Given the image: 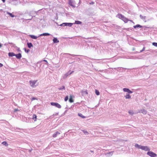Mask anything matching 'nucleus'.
Returning a JSON list of instances; mask_svg holds the SVG:
<instances>
[{
    "label": "nucleus",
    "mask_w": 157,
    "mask_h": 157,
    "mask_svg": "<svg viewBox=\"0 0 157 157\" xmlns=\"http://www.w3.org/2000/svg\"><path fill=\"white\" fill-rule=\"evenodd\" d=\"M37 81V80L30 81H29V83L30 86L33 88H34L36 87L37 85H36Z\"/></svg>",
    "instance_id": "1"
},
{
    "label": "nucleus",
    "mask_w": 157,
    "mask_h": 157,
    "mask_svg": "<svg viewBox=\"0 0 157 157\" xmlns=\"http://www.w3.org/2000/svg\"><path fill=\"white\" fill-rule=\"evenodd\" d=\"M117 17L120 18L121 19L125 22H127L128 21L127 19L124 17V16L121 14H118L117 15Z\"/></svg>",
    "instance_id": "2"
},
{
    "label": "nucleus",
    "mask_w": 157,
    "mask_h": 157,
    "mask_svg": "<svg viewBox=\"0 0 157 157\" xmlns=\"http://www.w3.org/2000/svg\"><path fill=\"white\" fill-rule=\"evenodd\" d=\"M147 154L151 157H155L157 156L156 154L152 151H149L147 152Z\"/></svg>",
    "instance_id": "3"
},
{
    "label": "nucleus",
    "mask_w": 157,
    "mask_h": 157,
    "mask_svg": "<svg viewBox=\"0 0 157 157\" xmlns=\"http://www.w3.org/2000/svg\"><path fill=\"white\" fill-rule=\"evenodd\" d=\"M51 104L52 105L55 106L59 108H60L61 107V106L57 103L52 102L51 103Z\"/></svg>",
    "instance_id": "4"
},
{
    "label": "nucleus",
    "mask_w": 157,
    "mask_h": 157,
    "mask_svg": "<svg viewBox=\"0 0 157 157\" xmlns=\"http://www.w3.org/2000/svg\"><path fill=\"white\" fill-rule=\"evenodd\" d=\"M73 24V23H63L60 25L62 26H68L69 27H71Z\"/></svg>",
    "instance_id": "5"
},
{
    "label": "nucleus",
    "mask_w": 157,
    "mask_h": 157,
    "mask_svg": "<svg viewBox=\"0 0 157 157\" xmlns=\"http://www.w3.org/2000/svg\"><path fill=\"white\" fill-rule=\"evenodd\" d=\"M141 149L145 151H150V149L147 146H142Z\"/></svg>",
    "instance_id": "6"
},
{
    "label": "nucleus",
    "mask_w": 157,
    "mask_h": 157,
    "mask_svg": "<svg viewBox=\"0 0 157 157\" xmlns=\"http://www.w3.org/2000/svg\"><path fill=\"white\" fill-rule=\"evenodd\" d=\"M75 3V1L74 0H69V4L70 5L73 7H75V5H74Z\"/></svg>",
    "instance_id": "7"
},
{
    "label": "nucleus",
    "mask_w": 157,
    "mask_h": 157,
    "mask_svg": "<svg viewBox=\"0 0 157 157\" xmlns=\"http://www.w3.org/2000/svg\"><path fill=\"white\" fill-rule=\"evenodd\" d=\"M74 71H69L66 73L63 76V78H66L68 75H70L71 74L74 72Z\"/></svg>",
    "instance_id": "8"
},
{
    "label": "nucleus",
    "mask_w": 157,
    "mask_h": 157,
    "mask_svg": "<svg viewBox=\"0 0 157 157\" xmlns=\"http://www.w3.org/2000/svg\"><path fill=\"white\" fill-rule=\"evenodd\" d=\"M15 56L17 59H20L22 57V55L21 53L15 54Z\"/></svg>",
    "instance_id": "9"
},
{
    "label": "nucleus",
    "mask_w": 157,
    "mask_h": 157,
    "mask_svg": "<svg viewBox=\"0 0 157 157\" xmlns=\"http://www.w3.org/2000/svg\"><path fill=\"white\" fill-rule=\"evenodd\" d=\"M140 113H141L143 114H145L147 113V111L144 109H141L139 111Z\"/></svg>",
    "instance_id": "10"
},
{
    "label": "nucleus",
    "mask_w": 157,
    "mask_h": 157,
    "mask_svg": "<svg viewBox=\"0 0 157 157\" xmlns=\"http://www.w3.org/2000/svg\"><path fill=\"white\" fill-rule=\"evenodd\" d=\"M49 35H50V34L49 33H43L42 34H40L39 36H49Z\"/></svg>",
    "instance_id": "11"
},
{
    "label": "nucleus",
    "mask_w": 157,
    "mask_h": 157,
    "mask_svg": "<svg viewBox=\"0 0 157 157\" xmlns=\"http://www.w3.org/2000/svg\"><path fill=\"white\" fill-rule=\"evenodd\" d=\"M60 134V132H59L58 131H57V132H56L53 134L52 136L53 137L55 138V137H56V136L58 135H59Z\"/></svg>",
    "instance_id": "12"
},
{
    "label": "nucleus",
    "mask_w": 157,
    "mask_h": 157,
    "mask_svg": "<svg viewBox=\"0 0 157 157\" xmlns=\"http://www.w3.org/2000/svg\"><path fill=\"white\" fill-rule=\"evenodd\" d=\"M53 41L54 43H58L59 42L57 38H54L53 40Z\"/></svg>",
    "instance_id": "13"
},
{
    "label": "nucleus",
    "mask_w": 157,
    "mask_h": 157,
    "mask_svg": "<svg viewBox=\"0 0 157 157\" xmlns=\"http://www.w3.org/2000/svg\"><path fill=\"white\" fill-rule=\"evenodd\" d=\"M15 54L13 52H10L8 53V56L10 57L15 56Z\"/></svg>",
    "instance_id": "14"
},
{
    "label": "nucleus",
    "mask_w": 157,
    "mask_h": 157,
    "mask_svg": "<svg viewBox=\"0 0 157 157\" xmlns=\"http://www.w3.org/2000/svg\"><path fill=\"white\" fill-rule=\"evenodd\" d=\"M27 45L28 47L29 48H31L32 47H33V45L31 43H27Z\"/></svg>",
    "instance_id": "15"
},
{
    "label": "nucleus",
    "mask_w": 157,
    "mask_h": 157,
    "mask_svg": "<svg viewBox=\"0 0 157 157\" xmlns=\"http://www.w3.org/2000/svg\"><path fill=\"white\" fill-rule=\"evenodd\" d=\"M142 27V26L141 25L139 24H138L136 25H134L133 26V28L135 29H136V28H141Z\"/></svg>",
    "instance_id": "16"
},
{
    "label": "nucleus",
    "mask_w": 157,
    "mask_h": 157,
    "mask_svg": "<svg viewBox=\"0 0 157 157\" xmlns=\"http://www.w3.org/2000/svg\"><path fill=\"white\" fill-rule=\"evenodd\" d=\"M81 92L82 94V95H83L85 94H88V92L87 90L86 91L82 90Z\"/></svg>",
    "instance_id": "17"
},
{
    "label": "nucleus",
    "mask_w": 157,
    "mask_h": 157,
    "mask_svg": "<svg viewBox=\"0 0 157 157\" xmlns=\"http://www.w3.org/2000/svg\"><path fill=\"white\" fill-rule=\"evenodd\" d=\"M125 97L126 99H130L131 98V96L129 94H126V95L125 96Z\"/></svg>",
    "instance_id": "18"
},
{
    "label": "nucleus",
    "mask_w": 157,
    "mask_h": 157,
    "mask_svg": "<svg viewBox=\"0 0 157 157\" xmlns=\"http://www.w3.org/2000/svg\"><path fill=\"white\" fill-rule=\"evenodd\" d=\"M29 36L31 38L34 39H36L38 37L34 35H29Z\"/></svg>",
    "instance_id": "19"
},
{
    "label": "nucleus",
    "mask_w": 157,
    "mask_h": 157,
    "mask_svg": "<svg viewBox=\"0 0 157 157\" xmlns=\"http://www.w3.org/2000/svg\"><path fill=\"white\" fill-rule=\"evenodd\" d=\"M69 102L70 103H72L74 102V100L72 98V96L70 95V98H69Z\"/></svg>",
    "instance_id": "20"
},
{
    "label": "nucleus",
    "mask_w": 157,
    "mask_h": 157,
    "mask_svg": "<svg viewBox=\"0 0 157 157\" xmlns=\"http://www.w3.org/2000/svg\"><path fill=\"white\" fill-rule=\"evenodd\" d=\"M135 147H136V148H138L141 149V147L142 146L141 145H139L137 144H135Z\"/></svg>",
    "instance_id": "21"
},
{
    "label": "nucleus",
    "mask_w": 157,
    "mask_h": 157,
    "mask_svg": "<svg viewBox=\"0 0 157 157\" xmlns=\"http://www.w3.org/2000/svg\"><path fill=\"white\" fill-rule=\"evenodd\" d=\"M33 119L34 120V121H36L37 116L35 114H33Z\"/></svg>",
    "instance_id": "22"
},
{
    "label": "nucleus",
    "mask_w": 157,
    "mask_h": 157,
    "mask_svg": "<svg viewBox=\"0 0 157 157\" xmlns=\"http://www.w3.org/2000/svg\"><path fill=\"white\" fill-rule=\"evenodd\" d=\"M81 131L84 133L85 135H88L89 134V132L86 131L82 130Z\"/></svg>",
    "instance_id": "23"
},
{
    "label": "nucleus",
    "mask_w": 157,
    "mask_h": 157,
    "mask_svg": "<svg viewBox=\"0 0 157 157\" xmlns=\"http://www.w3.org/2000/svg\"><path fill=\"white\" fill-rule=\"evenodd\" d=\"M2 144L6 146H8V144L7 143L6 141H4L2 143Z\"/></svg>",
    "instance_id": "24"
},
{
    "label": "nucleus",
    "mask_w": 157,
    "mask_h": 157,
    "mask_svg": "<svg viewBox=\"0 0 157 157\" xmlns=\"http://www.w3.org/2000/svg\"><path fill=\"white\" fill-rule=\"evenodd\" d=\"M129 89L127 88H124L123 89V90L124 92H128Z\"/></svg>",
    "instance_id": "25"
},
{
    "label": "nucleus",
    "mask_w": 157,
    "mask_h": 157,
    "mask_svg": "<svg viewBox=\"0 0 157 157\" xmlns=\"http://www.w3.org/2000/svg\"><path fill=\"white\" fill-rule=\"evenodd\" d=\"M7 13L9 15H10V16L11 17H14V15H13L12 13H9V12H7Z\"/></svg>",
    "instance_id": "26"
},
{
    "label": "nucleus",
    "mask_w": 157,
    "mask_h": 157,
    "mask_svg": "<svg viewBox=\"0 0 157 157\" xmlns=\"http://www.w3.org/2000/svg\"><path fill=\"white\" fill-rule=\"evenodd\" d=\"M75 23L77 24H80L82 23V22L78 21H75Z\"/></svg>",
    "instance_id": "27"
},
{
    "label": "nucleus",
    "mask_w": 157,
    "mask_h": 157,
    "mask_svg": "<svg viewBox=\"0 0 157 157\" xmlns=\"http://www.w3.org/2000/svg\"><path fill=\"white\" fill-rule=\"evenodd\" d=\"M95 94L97 95H99L100 94V92H99V91L98 90H95Z\"/></svg>",
    "instance_id": "28"
},
{
    "label": "nucleus",
    "mask_w": 157,
    "mask_h": 157,
    "mask_svg": "<svg viewBox=\"0 0 157 157\" xmlns=\"http://www.w3.org/2000/svg\"><path fill=\"white\" fill-rule=\"evenodd\" d=\"M78 115L79 116L83 118H85V117L82 114L79 113H78Z\"/></svg>",
    "instance_id": "29"
},
{
    "label": "nucleus",
    "mask_w": 157,
    "mask_h": 157,
    "mask_svg": "<svg viewBox=\"0 0 157 157\" xmlns=\"http://www.w3.org/2000/svg\"><path fill=\"white\" fill-rule=\"evenodd\" d=\"M140 18L141 19H143L145 20L146 18V16H143L141 15H140Z\"/></svg>",
    "instance_id": "30"
},
{
    "label": "nucleus",
    "mask_w": 157,
    "mask_h": 157,
    "mask_svg": "<svg viewBox=\"0 0 157 157\" xmlns=\"http://www.w3.org/2000/svg\"><path fill=\"white\" fill-rule=\"evenodd\" d=\"M58 89L59 90H65V87L64 86H63L62 87L59 88Z\"/></svg>",
    "instance_id": "31"
},
{
    "label": "nucleus",
    "mask_w": 157,
    "mask_h": 157,
    "mask_svg": "<svg viewBox=\"0 0 157 157\" xmlns=\"http://www.w3.org/2000/svg\"><path fill=\"white\" fill-rule=\"evenodd\" d=\"M128 113L131 115H133L134 114L133 112L131 110L129 111Z\"/></svg>",
    "instance_id": "32"
},
{
    "label": "nucleus",
    "mask_w": 157,
    "mask_h": 157,
    "mask_svg": "<svg viewBox=\"0 0 157 157\" xmlns=\"http://www.w3.org/2000/svg\"><path fill=\"white\" fill-rule=\"evenodd\" d=\"M113 151H111L110 152L108 153L107 154L109 156H111L113 155Z\"/></svg>",
    "instance_id": "33"
},
{
    "label": "nucleus",
    "mask_w": 157,
    "mask_h": 157,
    "mask_svg": "<svg viewBox=\"0 0 157 157\" xmlns=\"http://www.w3.org/2000/svg\"><path fill=\"white\" fill-rule=\"evenodd\" d=\"M24 49L25 52L26 53H28L30 51V50L29 49H26V48H24Z\"/></svg>",
    "instance_id": "34"
},
{
    "label": "nucleus",
    "mask_w": 157,
    "mask_h": 157,
    "mask_svg": "<svg viewBox=\"0 0 157 157\" xmlns=\"http://www.w3.org/2000/svg\"><path fill=\"white\" fill-rule=\"evenodd\" d=\"M152 45L155 46L157 47V43L153 42L152 43Z\"/></svg>",
    "instance_id": "35"
},
{
    "label": "nucleus",
    "mask_w": 157,
    "mask_h": 157,
    "mask_svg": "<svg viewBox=\"0 0 157 157\" xmlns=\"http://www.w3.org/2000/svg\"><path fill=\"white\" fill-rule=\"evenodd\" d=\"M68 99V96H66L65 98H64V101H67Z\"/></svg>",
    "instance_id": "36"
},
{
    "label": "nucleus",
    "mask_w": 157,
    "mask_h": 157,
    "mask_svg": "<svg viewBox=\"0 0 157 157\" xmlns=\"http://www.w3.org/2000/svg\"><path fill=\"white\" fill-rule=\"evenodd\" d=\"M36 99H37V98L35 97H33L31 99L32 101H33V100H36Z\"/></svg>",
    "instance_id": "37"
},
{
    "label": "nucleus",
    "mask_w": 157,
    "mask_h": 157,
    "mask_svg": "<svg viewBox=\"0 0 157 157\" xmlns=\"http://www.w3.org/2000/svg\"><path fill=\"white\" fill-rule=\"evenodd\" d=\"M133 93V92L131 91L129 89V90L128 91V93L129 94H132Z\"/></svg>",
    "instance_id": "38"
},
{
    "label": "nucleus",
    "mask_w": 157,
    "mask_h": 157,
    "mask_svg": "<svg viewBox=\"0 0 157 157\" xmlns=\"http://www.w3.org/2000/svg\"><path fill=\"white\" fill-rule=\"evenodd\" d=\"M18 111H19V110L17 109H14V112H16Z\"/></svg>",
    "instance_id": "39"
},
{
    "label": "nucleus",
    "mask_w": 157,
    "mask_h": 157,
    "mask_svg": "<svg viewBox=\"0 0 157 157\" xmlns=\"http://www.w3.org/2000/svg\"><path fill=\"white\" fill-rule=\"evenodd\" d=\"M145 49V48L144 47L143 49L140 51V52H143L144 51Z\"/></svg>",
    "instance_id": "40"
},
{
    "label": "nucleus",
    "mask_w": 157,
    "mask_h": 157,
    "mask_svg": "<svg viewBox=\"0 0 157 157\" xmlns=\"http://www.w3.org/2000/svg\"><path fill=\"white\" fill-rule=\"evenodd\" d=\"M3 66V65L2 64L0 63V68L2 67Z\"/></svg>",
    "instance_id": "41"
},
{
    "label": "nucleus",
    "mask_w": 157,
    "mask_h": 157,
    "mask_svg": "<svg viewBox=\"0 0 157 157\" xmlns=\"http://www.w3.org/2000/svg\"><path fill=\"white\" fill-rule=\"evenodd\" d=\"M17 51L18 52H21V50L20 49V48H18L17 49Z\"/></svg>",
    "instance_id": "42"
},
{
    "label": "nucleus",
    "mask_w": 157,
    "mask_h": 157,
    "mask_svg": "<svg viewBox=\"0 0 157 157\" xmlns=\"http://www.w3.org/2000/svg\"><path fill=\"white\" fill-rule=\"evenodd\" d=\"M43 61L45 62H46V64H48V62L47 61V60H43Z\"/></svg>",
    "instance_id": "43"
},
{
    "label": "nucleus",
    "mask_w": 157,
    "mask_h": 157,
    "mask_svg": "<svg viewBox=\"0 0 157 157\" xmlns=\"http://www.w3.org/2000/svg\"><path fill=\"white\" fill-rule=\"evenodd\" d=\"M69 54L70 55H71V56H75L76 55H71V54Z\"/></svg>",
    "instance_id": "44"
},
{
    "label": "nucleus",
    "mask_w": 157,
    "mask_h": 157,
    "mask_svg": "<svg viewBox=\"0 0 157 157\" xmlns=\"http://www.w3.org/2000/svg\"><path fill=\"white\" fill-rule=\"evenodd\" d=\"M94 3V2H92L91 3H90V4H93Z\"/></svg>",
    "instance_id": "45"
},
{
    "label": "nucleus",
    "mask_w": 157,
    "mask_h": 157,
    "mask_svg": "<svg viewBox=\"0 0 157 157\" xmlns=\"http://www.w3.org/2000/svg\"><path fill=\"white\" fill-rule=\"evenodd\" d=\"M2 1L3 2H5V1H6V0H2Z\"/></svg>",
    "instance_id": "46"
},
{
    "label": "nucleus",
    "mask_w": 157,
    "mask_h": 157,
    "mask_svg": "<svg viewBox=\"0 0 157 157\" xmlns=\"http://www.w3.org/2000/svg\"><path fill=\"white\" fill-rule=\"evenodd\" d=\"M2 46V45L0 43V48H1Z\"/></svg>",
    "instance_id": "47"
},
{
    "label": "nucleus",
    "mask_w": 157,
    "mask_h": 157,
    "mask_svg": "<svg viewBox=\"0 0 157 157\" xmlns=\"http://www.w3.org/2000/svg\"><path fill=\"white\" fill-rule=\"evenodd\" d=\"M90 151L91 152H94V151H92V150H90Z\"/></svg>",
    "instance_id": "48"
}]
</instances>
